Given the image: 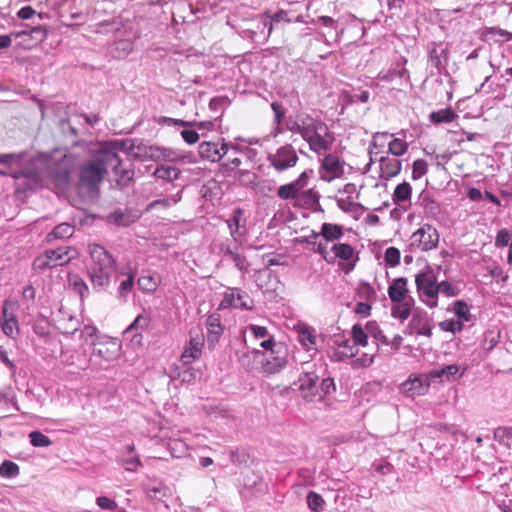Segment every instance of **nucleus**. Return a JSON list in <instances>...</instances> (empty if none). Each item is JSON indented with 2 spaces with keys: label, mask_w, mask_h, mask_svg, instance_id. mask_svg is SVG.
Segmentation results:
<instances>
[{
  "label": "nucleus",
  "mask_w": 512,
  "mask_h": 512,
  "mask_svg": "<svg viewBox=\"0 0 512 512\" xmlns=\"http://www.w3.org/2000/svg\"><path fill=\"white\" fill-rule=\"evenodd\" d=\"M119 166V157L109 149H100L78 170L77 191L81 196L96 198L109 169Z\"/></svg>",
  "instance_id": "f257e3e1"
},
{
  "label": "nucleus",
  "mask_w": 512,
  "mask_h": 512,
  "mask_svg": "<svg viewBox=\"0 0 512 512\" xmlns=\"http://www.w3.org/2000/svg\"><path fill=\"white\" fill-rule=\"evenodd\" d=\"M88 248L91 261L87 266V274L92 288L102 291L110 284L111 276L116 269V260L99 244H89Z\"/></svg>",
  "instance_id": "f03ea898"
},
{
  "label": "nucleus",
  "mask_w": 512,
  "mask_h": 512,
  "mask_svg": "<svg viewBox=\"0 0 512 512\" xmlns=\"http://www.w3.org/2000/svg\"><path fill=\"white\" fill-rule=\"evenodd\" d=\"M306 128L302 139L308 143L312 152L320 155L332 149L335 136L321 118L311 116Z\"/></svg>",
  "instance_id": "7ed1b4c3"
},
{
  "label": "nucleus",
  "mask_w": 512,
  "mask_h": 512,
  "mask_svg": "<svg viewBox=\"0 0 512 512\" xmlns=\"http://www.w3.org/2000/svg\"><path fill=\"white\" fill-rule=\"evenodd\" d=\"M77 249L71 246H60L56 249H47L32 262V268L38 273L58 266H64L73 259L78 258Z\"/></svg>",
  "instance_id": "20e7f679"
},
{
  "label": "nucleus",
  "mask_w": 512,
  "mask_h": 512,
  "mask_svg": "<svg viewBox=\"0 0 512 512\" xmlns=\"http://www.w3.org/2000/svg\"><path fill=\"white\" fill-rule=\"evenodd\" d=\"M419 299L429 308L437 307V273L427 265L415 275Z\"/></svg>",
  "instance_id": "39448f33"
},
{
  "label": "nucleus",
  "mask_w": 512,
  "mask_h": 512,
  "mask_svg": "<svg viewBox=\"0 0 512 512\" xmlns=\"http://www.w3.org/2000/svg\"><path fill=\"white\" fill-rule=\"evenodd\" d=\"M267 159L277 172H284L296 166L299 157L291 144H285L279 147L275 153L269 154Z\"/></svg>",
  "instance_id": "423d86ee"
},
{
  "label": "nucleus",
  "mask_w": 512,
  "mask_h": 512,
  "mask_svg": "<svg viewBox=\"0 0 512 512\" xmlns=\"http://www.w3.org/2000/svg\"><path fill=\"white\" fill-rule=\"evenodd\" d=\"M230 307L251 311L254 308V301L246 291L240 288H228L224 292L219 309Z\"/></svg>",
  "instance_id": "0eeeda50"
},
{
  "label": "nucleus",
  "mask_w": 512,
  "mask_h": 512,
  "mask_svg": "<svg viewBox=\"0 0 512 512\" xmlns=\"http://www.w3.org/2000/svg\"><path fill=\"white\" fill-rule=\"evenodd\" d=\"M439 243L438 230L431 224H424L411 236V245L422 251L435 249Z\"/></svg>",
  "instance_id": "6e6552de"
},
{
  "label": "nucleus",
  "mask_w": 512,
  "mask_h": 512,
  "mask_svg": "<svg viewBox=\"0 0 512 512\" xmlns=\"http://www.w3.org/2000/svg\"><path fill=\"white\" fill-rule=\"evenodd\" d=\"M288 355V348L285 344L277 345L276 350H273L266 355L265 362L263 364L265 372L269 374L280 372L288 364Z\"/></svg>",
  "instance_id": "1a4fd4ad"
},
{
  "label": "nucleus",
  "mask_w": 512,
  "mask_h": 512,
  "mask_svg": "<svg viewBox=\"0 0 512 512\" xmlns=\"http://www.w3.org/2000/svg\"><path fill=\"white\" fill-rule=\"evenodd\" d=\"M405 332L407 334L416 333L418 335L430 337L432 335V327L430 325V319L427 312L421 309H414Z\"/></svg>",
  "instance_id": "9d476101"
},
{
  "label": "nucleus",
  "mask_w": 512,
  "mask_h": 512,
  "mask_svg": "<svg viewBox=\"0 0 512 512\" xmlns=\"http://www.w3.org/2000/svg\"><path fill=\"white\" fill-rule=\"evenodd\" d=\"M432 380L427 375H417L410 377L408 380L402 383L401 390L408 396L414 398L415 396L424 395L429 390Z\"/></svg>",
  "instance_id": "9b49d317"
},
{
  "label": "nucleus",
  "mask_w": 512,
  "mask_h": 512,
  "mask_svg": "<svg viewBox=\"0 0 512 512\" xmlns=\"http://www.w3.org/2000/svg\"><path fill=\"white\" fill-rule=\"evenodd\" d=\"M71 171V166L64 159L51 169V183L58 191L64 192L69 188Z\"/></svg>",
  "instance_id": "f8f14e48"
},
{
  "label": "nucleus",
  "mask_w": 512,
  "mask_h": 512,
  "mask_svg": "<svg viewBox=\"0 0 512 512\" xmlns=\"http://www.w3.org/2000/svg\"><path fill=\"white\" fill-rule=\"evenodd\" d=\"M318 380L319 377L312 372H305L299 377L298 389L305 399L312 400L318 395Z\"/></svg>",
  "instance_id": "ddd939ff"
},
{
  "label": "nucleus",
  "mask_w": 512,
  "mask_h": 512,
  "mask_svg": "<svg viewBox=\"0 0 512 512\" xmlns=\"http://www.w3.org/2000/svg\"><path fill=\"white\" fill-rule=\"evenodd\" d=\"M25 156V152L0 154V174L11 175L18 171Z\"/></svg>",
  "instance_id": "4468645a"
},
{
  "label": "nucleus",
  "mask_w": 512,
  "mask_h": 512,
  "mask_svg": "<svg viewBox=\"0 0 512 512\" xmlns=\"http://www.w3.org/2000/svg\"><path fill=\"white\" fill-rule=\"evenodd\" d=\"M321 169L331 175H322L321 178L324 181L331 182L343 172V163H341L338 156L333 154H327L324 156L321 162Z\"/></svg>",
  "instance_id": "2eb2a0df"
},
{
  "label": "nucleus",
  "mask_w": 512,
  "mask_h": 512,
  "mask_svg": "<svg viewBox=\"0 0 512 512\" xmlns=\"http://www.w3.org/2000/svg\"><path fill=\"white\" fill-rule=\"evenodd\" d=\"M388 296L391 302H400L412 297L409 294L408 280L405 277L395 278L388 286Z\"/></svg>",
  "instance_id": "dca6fc26"
},
{
  "label": "nucleus",
  "mask_w": 512,
  "mask_h": 512,
  "mask_svg": "<svg viewBox=\"0 0 512 512\" xmlns=\"http://www.w3.org/2000/svg\"><path fill=\"white\" fill-rule=\"evenodd\" d=\"M146 496L151 500L162 501L170 494V489L160 480L149 479L143 483Z\"/></svg>",
  "instance_id": "f3484780"
},
{
  "label": "nucleus",
  "mask_w": 512,
  "mask_h": 512,
  "mask_svg": "<svg viewBox=\"0 0 512 512\" xmlns=\"http://www.w3.org/2000/svg\"><path fill=\"white\" fill-rule=\"evenodd\" d=\"M207 341L214 345L217 343L224 332V326L221 323V315L218 312L211 313L206 320Z\"/></svg>",
  "instance_id": "a211bd4d"
},
{
  "label": "nucleus",
  "mask_w": 512,
  "mask_h": 512,
  "mask_svg": "<svg viewBox=\"0 0 512 512\" xmlns=\"http://www.w3.org/2000/svg\"><path fill=\"white\" fill-rule=\"evenodd\" d=\"M407 63V59L402 57L398 62L397 66L400 68H391L388 70H382L378 73L377 79L385 82H392L397 78H405L409 82L410 75L409 71L404 67Z\"/></svg>",
  "instance_id": "6ab92c4d"
},
{
  "label": "nucleus",
  "mask_w": 512,
  "mask_h": 512,
  "mask_svg": "<svg viewBox=\"0 0 512 512\" xmlns=\"http://www.w3.org/2000/svg\"><path fill=\"white\" fill-rule=\"evenodd\" d=\"M310 114L308 113H299L296 115V118L293 119L291 116L285 119L284 125L285 130L290 131L295 134H299L302 138L306 131V127L308 126L309 120L311 119Z\"/></svg>",
  "instance_id": "aec40b11"
},
{
  "label": "nucleus",
  "mask_w": 512,
  "mask_h": 512,
  "mask_svg": "<svg viewBox=\"0 0 512 512\" xmlns=\"http://www.w3.org/2000/svg\"><path fill=\"white\" fill-rule=\"evenodd\" d=\"M380 165V177L383 179H390L397 176L402 169V163L396 158H390L388 156H382L379 159Z\"/></svg>",
  "instance_id": "412c9836"
},
{
  "label": "nucleus",
  "mask_w": 512,
  "mask_h": 512,
  "mask_svg": "<svg viewBox=\"0 0 512 512\" xmlns=\"http://www.w3.org/2000/svg\"><path fill=\"white\" fill-rule=\"evenodd\" d=\"M414 305L415 300L413 297L400 300V302H392L391 316L401 322H404L413 313Z\"/></svg>",
  "instance_id": "4be33fe9"
},
{
  "label": "nucleus",
  "mask_w": 512,
  "mask_h": 512,
  "mask_svg": "<svg viewBox=\"0 0 512 512\" xmlns=\"http://www.w3.org/2000/svg\"><path fill=\"white\" fill-rule=\"evenodd\" d=\"M93 346V355L103 359L105 361H111L117 357L116 343L114 342H103V341H91Z\"/></svg>",
  "instance_id": "5701e85b"
},
{
  "label": "nucleus",
  "mask_w": 512,
  "mask_h": 512,
  "mask_svg": "<svg viewBox=\"0 0 512 512\" xmlns=\"http://www.w3.org/2000/svg\"><path fill=\"white\" fill-rule=\"evenodd\" d=\"M115 177L119 187H127L134 177V168L131 163L124 164L119 158V166L116 169H110Z\"/></svg>",
  "instance_id": "b1692460"
},
{
  "label": "nucleus",
  "mask_w": 512,
  "mask_h": 512,
  "mask_svg": "<svg viewBox=\"0 0 512 512\" xmlns=\"http://www.w3.org/2000/svg\"><path fill=\"white\" fill-rule=\"evenodd\" d=\"M159 153L160 147L154 146V145H146L143 143L135 144V149L133 151V157L137 160L145 161V160H152V161H159Z\"/></svg>",
  "instance_id": "393cba45"
},
{
  "label": "nucleus",
  "mask_w": 512,
  "mask_h": 512,
  "mask_svg": "<svg viewBox=\"0 0 512 512\" xmlns=\"http://www.w3.org/2000/svg\"><path fill=\"white\" fill-rule=\"evenodd\" d=\"M203 340L200 338H191L189 346H187L182 355L181 361L184 365H189L201 356Z\"/></svg>",
  "instance_id": "a878e982"
},
{
  "label": "nucleus",
  "mask_w": 512,
  "mask_h": 512,
  "mask_svg": "<svg viewBox=\"0 0 512 512\" xmlns=\"http://www.w3.org/2000/svg\"><path fill=\"white\" fill-rule=\"evenodd\" d=\"M419 203L424 209L426 217L437 219L441 213L440 204L434 200L429 194L422 191L419 195Z\"/></svg>",
  "instance_id": "bb28decb"
},
{
  "label": "nucleus",
  "mask_w": 512,
  "mask_h": 512,
  "mask_svg": "<svg viewBox=\"0 0 512 512\" xmlns=\"http://www.w3.org/2000/svg\"><path fill=\"white\" fill-rule=\"evenodd\" d=\"M281 21L290 23L293 22V18L288 17L287 11L279 10L272 15L265 13L261 19V24L263 25V28H267L269 36L272 33L274 24Z\"/></svg>",
  "instance_id": "cd10ccee"
},
{
  "label": "nucleus",
  "mask_w": 512,
  "mask_h": 512,
  "mask_svg": "<svg viewBox=\"0 0 512 512\" xmlns=\"http://www.w3.org/2000/svg\"><path fill=\"white\" fill-rule=\"evenodd\" d=\"M74 232V226L63 222L55 226L54 229L46 235L45 241L51 243L57 239H68L73 236Z\"/></svg>",
  "instance_id": "c85d7f7f"
},
{
  "label": "nucleus",
  "mask_w": 512,
  "mask_h": 512,
  "mask_svg": "<svg viewBox=\"0 0 512 512\" xmlns=\"http://www.w3.org/2000/svg\"><path fill=\"white\" fill-rule=\"evenodd\" d=\"M343 227L339 224L323 223L319 235L323 237L326 242H333L340 240L343 237Z\"/></svg>",
  "instance_id": "c756f323"
},
{
  "label": "nucleus",
  "mask_w": 512,
  "mask_h": 512,
  "mask_svg": "<svg viewBox=\"0 0 512 512\" xmlns=\"http://www.w3.org/2000/svg\"><path fill=\"white\" fill-rule=\"evenodd\" d=\"M218 144L215 142H202L198 147L199 156L202 159L209 160L211 162H218L221 160V155L219 154Z\"/></svg>",
  "instance_id": "7c9ffc66"
},
{
  "label": "nucleus",
  "mask_w": 512,
  "mask_h": 512,
  "mask_svg": "<svg viewBox=\"0 0 512 512\" xmlns=\"http://www.w3.org/2000/svg\"><path fill=\"white\" fill-rule=\"evenodd\" d=\"M457 117L458 115L456 112L451 107H448L437 111H432L429 114L428 119L431 123L439 125L443 123H451Z\"/></svg>",
  "instance_id": "2f4dec72"
},
{
  "label": "nucleus",
  "mask_w": 512,
  "mask_h": 512,
  "mask_svg": "<svg viewBox=\"0 0 512 512\" xmlns=\"http://www.w3.org/2000/svg\"><path fill=\"white\" fill-rule=\"evenodd\" d=\"M429 59L432 65L440 71V68L443 63H447L448 61V51L447 48H443L442 44L433 43V47L429 52Z\"/></svg>",
  "instance_id": "473e14b6"
},
{
  "label": "nucleus",
  "mask_w": 512,
  "mask_h": 512,
  "mask_svg": "<svg viewBox=\"0 0 512 512\" xmlns=\"http://www.w3.org/2000/svg\"><path fill=\"white\" fill-rule=\"evenodd\" d=\"M150 323V316L146 313L139 314L134 321L126 328L125 334L135 332L133 339L138 336L141 337V333L145 331Z\"/></svg>",
  "instance_id": "72a5a7b5"
},
{
  "label": "nucleus",
  "mask_w": 512,
  "mask_h": 512,
  "mask_svg": "<svg viewBox=\"0 0 512 512\" xmlns=\"http://www.w3.org/2000/svg\"><path fill=\"white\" fill-rule=\"evenodd\" d=\"M103 149L113 151L118 157L117 151L127 152L133 155L135 149V141L132 139H117L107 143Z\"/></svg>",
  "instance_id": "f704fd0d"
},
{
  "label": "nucleus",
  "mask_w": 512,
  "mask_h": 512,
  "mask_svg": "<svg viewBox=\"0 0 512 512\" xmlns=\"http://www.w3.org/2000/svg\"><path fill=\"white\" fill-rule=\"evenodd\" d=\"M161 153H159V161L160 160H167L170 162H177L182 161L185 162L186 160L188 162H191L190 159V153L182 152L179 150H174L170 148L160 147Z\"/></svg>",
  "instance_id": "c9c22d12"
},
{
  "label": "nucleus",
  "mask_w": 512,
  "mask_h": 512,
  "mask_svg": "<svg viewBox=\"0 0 512 512\" xmlns=\"http://www.w3.org/2000/svg\"><path fill=\"white\" fill-rule=\"evenodd\" d=\"M180 175V170L173 166L168 165H159L153 172V176L157 179H162L167 182H173L178 179Z\"/></svg>",
  "instance_id": "e433bc0d"
},
{
  "label": "nucleus",
  "mask_w": 512,
  "mask_h": 512,
  "mask_svg": "<svg viewBox=\"0 0 512 512\" xmlns=\"http://www.w3.org/2000/svg\"><path fill=\"white\" fill-rule=\"evenodd\" d=\"M235 179L241 186L253 188L257 186L258 176L250 169H237V171H235Z\"/></svg>",
  "instance_id": "4c0bfd02"
},
{
  "label": "nucleus",
  "mask_w": 512,
  "mask_h": 512,
  "mask_svg": "<svg viewBox=\"0 0 512 512\" xmlns=\"http://www.w3.org/2000/svg\"><path fill=\"white\" fill-rule=\"evenodd\" d=\"M320 195L313 189H308L300 193L297 202L306 208L316 209L319 206Z\"/></svg>",
  "instance_id": "58836bf2"
},
{
  "label": "nucleus",
  "mask_w": 512,
  "mask_h": 512,
  "mask_svg": "<svg viewBox=\"0 0 512 512\" xmlns=\"http://www.w3.org/2000/svg\"><path fill=\"white\" fill-rule=\"evenodd\" d=\"M158 277L155 274L142 275L138 278V288L145 293H153L158 287Z\"/></svg>",
  "instance_id": "ea45409f"
},
{
  "label": "nucleus",
  "mask_w": 512,
  "mask_h": 512,
  "mask_svg": "<svg viewBox=\"0 0 512 512\" xmlns=\"http://www.w3.org/2000/svg\"><path fill=\"white\" fill-rule=\"evenodd\" d=\"M0 326L3 333L12 339H15L19 334L18 320L14 315H10L9 318L1 320Z\"/></svg>",
  "instance_id": "a19ab883"
},
{
  "label": "nucleus",
  "mask_w": 512,
  "mask_h": 512,
  "mask_svg": "<svg viewBox=\"0 0 512 512\" xmlns=\"http://www.w3.org/2000/svg\"><path fill=\"white\" fill-rule=\"evenodd\" d=\"M459 372V366L456 364L447 365L440 369H433L428 374L432 381L445 377L447 380Z\"/></svg>",
  "instance_id": "79ce46f5"
},
{
  "label": "nucleus",
  "mask_w": 512,
  "mask_h": 512,
  "mask_svg": "<svg viewBox=\"0 0 512 512\" xmlns=\"http://www.w3.org/2000/svg\"><path fill=\"white\" fill-rule=\"evenodd\" d=\"M411 194L412 187L410 183L404 181L396 186L392 199L395 203L404 202L411 198Z\"/></svg>",
  "instance_id": "37998d69"
},
{
  "label": "nucleus",
  "mask_w": 512,
  "mask_h": 512,
  "mask_svg": "<svg viewBox=\"0 0 512 512\" xmlns=\"http://www.w3.org/2000/svg\"><path fill=\"white\" fill-rule=\"evenodd\" d=\"M123 28V23L118 18L103 20L96 24L97 33L118 32Z\"/></svg>",
  "instance_id": "c03bdc74"
},
{
  "label": "nucleus",
  "mask_w": 512,
  "mask_h": 512,
  "mask_svg": "<svg viewBox=\"0 0 512 512\" xmlns=\"http://www.w3.org/2000/svg\"><path fill=\"white\" fill-rule=\"evenodd\" d=\"M306 502L308 505V508L312 512H322L325 508L326 502L323 499V497L314 491H309L306 496Z\"/></svg>",
  "instance_id": "a18cd8bd"
},
{
  "label": "nucleus",
  "mask_w": 512,
  "mask_h": 512,
  "mask_svg": "<svg viewBox=\"0 0 512 512\" xmlns=\"http://www.w3.org/2000/svg\"><path fill=\"white\" fill-rule=\"evenodd\" d=\"M243 210L241 208H237L233 211L231 217L227 220V225L230 230V234L233 237V239L236 241V233L238 232L239 228L242 225L243 221Z\"/></svg>",
  "instance_id": "49530a36"
},
{
  "label": "nucleus",
  "mask_w": 512,
  "mask_h": 512,
  "mask_svg": "<svg viewBox=\"0 0 512 512\" xmlns=\"http://www.w3.org/2000/svg\"><path fill=\"white\" fill-rule=\"evenodd\" d=\"M453 312L457 316V319L463 324L464 322H469L472 319L470 309L467 303L463 300H457L453 303Z\"/></svg>",
  "instance_id": "de8ad7c7"
},
{
  "label": "nucleus",
  "mask_w": 512,
  "mask_h": 512,
  "mask_svg": "<svg viewBox=\"0 0 512 512\" xmlns=\"http://www.w3.org/2000/svg\"><path fill=\"white\" fill-rule=\"evenodd\" d=\"M331 251L334 253L332 257H335V259L339 258L342 260H349L352 258L354 254L353 247L347 243L334 244L331 248Z\"/></svg>",
  "instance_id": "09e8293b"
},
{
  "label": "nucleus",
  "mask_w": 512,
  "mask_h": 512,
  "mask_svg": "<svg viewBox=\"0 0 512 512\" xmlns=\"http://www.w3.org/2000/svg\"><path fill=\"white\" fill-rule=\"evenodd\" d=\"M357 296L362 301L372 302L375 300L377 294L375 289L368 282L361 281L357 288Z\"/></svg>",
  "instance_id": "8fccbe9b"
},
{
  "label": "nucleus",
  "mask_w": 512,
  "mask_h": 512,
  "mask_svg": "<svg viewBox=\"0 0 512 512\" xmlns=\"http://www.w3.org/2000/svg\"><path fill=\"white\" fill-rule=\"evenodd\" d=\"M277 195L279 198L283 200L296 199L298 200L300 195V190L296 187V185L291 182L285 185H282L278 188Z\"/></svg>",
  "instance_id": "3c124183"
},
{
  "label": "nucleus",
  "mask_w": 512,
  "mask_h": 512,
  "mask_svg": "<svg viewBox=\"0 0 512 512\" xmlns=\"http://www.w3.org/2000/svg\"><path fill=\"white\" fill-rule=\"evenodd\" d=\"M366 330L369 333V336L373 337L376 341V344L382 343L385 345H389V341L386 337V335L383 333L377 322L375 321H369L366 324Z\"/></svg>",
  "instance_id": "603ef678"
},
{
  "label": "nucleus",
  "mask_w": 512,
  "mask_h": 512,
  "mask_svg": "<svg viewBox=\"0 0 512 512\" xmlns=\"http://www.w3.org/2000/svg\"><path fill=\"white\" fill-rule=\"evenodd\" d=\"M314 329L305 326L299 330V341L307 349H310L316 344V336Z\"/></svg>",
  "instance_id": "864d4df0"
},
{
  "label": "nucleus",
  "mask_w": 512,
  "mask_h": 512,
  "mask_svg": "<svg viewBox=\"0 0 512 512\" xmlns=\"http://www.w3.org/2000/svg\"><path fill=\"white\" fill-rule=\"evenodd\" d=\"M496 35H499L502 40L494 39L495 42H503V41H512V32L501 29L499 27H487L483 31V36L486 38H494Z\"/></svg>",
  "instance_id": "5fc2aeb1"
},
{
  "label": "nucleus",
  "mask_w": 512,
  "mask_h": 512,
  "mask_svg": "<svg viewBox=\"0 0 512 512\" xmlns=\"http://www.w3.org/2000/svg\"><path fill=\"white\" fill-rule=\"evenodd\" d=\"M69 284L72 286L73 290L79 294L81 299L89 295V287L80 276L74 275L69 277Z\"/></svg>",
  "instance_id": "6e6d98bb"
},
{
  "label": "nucleus",
  "mask_w": 512,
  "mask_h": 512,
  "mask_svg": "<svg viewBox=\"0 0 512 512\" xmlns=\"http://www.w3.org/2000/svg\"><path fill=\"white\" fill-rule=\"evenodd\" d=\"M19 466L10 460H5L0 465V476L4 478H15L19 475Z\"/></svg>",
  "instance_id": "4d7b16f0"
},
{
  "label": "nucleus",
  "mask_w": 512,
  "mask_h": 512,
  "mask_svg": "<svg viewBox=\"0 0 512 512\" xmlns=\"http://www.w3.org/2000/svg\"><path fill=\"white\" fill-rule=\"evenodd\" d=\"M108 219L109 222L121 227H128L134 222V219H132L129 214L122 211H114L113 213H110Z\"/></svg>",
  "instance_id": "13d9d810"
},
{
  "label": "nucleus",
  "mask_w": 512,
  "mask_h": 512,
  "mask_svg": "<svg viewBox=\"0 0 512 512\" xmlns=\"http://www.w3.org/2000/svg\"><path fill=\"white\" fill-rule=\"evenodd\" d=\"M495 439L507 447L512 445V427H498L494 432Z\"/></svg>",
  "instance_id": "bf43d9fd"
},
{
  "label": "nucleus",
  "mask_w": 512,
  "mask_h": 512,
  "mask_svg": "<svg viewBox=\"0 0 512 512\" xmlns=\"http://www.w3.org/2000/svg\"><path fill=\"white\" fill-rule=\"evenodd\" d=\"M408 150V143L402 139L394 138L389 142L388 152L392 155L399 157L404 155Z\"/></svg>",
  "instance_id": "052dcab7"
},
{
  "label": "nucleus",
  "mask_w": 512,
  "mask_h": 512,
  "mask_svg": "<svg viewBox=\"0 0 512 512\" xmlns=\"http://www.w3.org/2000/svg\"><path fill=\"white\" fill-rule=\"evenodd\" d=\"M351 334L355 344L361 346H366L368 344L369 333L367 330H364L361 325L355 324L352 327Z\"/></svg>",
  "instance_id": "680f3d73"
},
{
  "label": "nucleus",
  "mask_w": 512,
  "mask_h": 512,
  "mask_svg": "<svg viewBox=\"0 0 512 512\" xmlns=\"http://www.w3.org/2000/svg\"><path fill=\"white\" fill-rule=\"evenodd\" d=\"M28 436L31 445L34 447H48L52 444L51 439L41 431H32Z\"/></svg>",
  "instance_id": "e2e57ef3"
},
{
  "label": "nucleus",
  "mask_w": 512,
  "mask_h": 512,
  "mask_svg": "<svg viewBox=\"0 0 512 512\" xmlns=\"http://www.w3.org/2000/svg\"><path fill=\"white\" fill-rule=\"evenodd\" d=\"M230 105V100L227 96H217L210 100L209 108L215 113H222Z\"/></svg>",
  "instance_id": "0e129e2a"
},
{
  "label": "nucleus",
  "mask_w": 512,
  "mask_h": 512,
  "mask_svg": "<svg viewBox=\"0 0 512 512\" xmlns=\"http://www.w3.org/2000/svg\"><path fill=\"white\" fill-rule=\"evenodd\" d=\"M401 253L396 247H388L385 250L384 260L385 263L390 267H396L400 263Z\"/></svg>",
  "instance_id": "69168bd1"
},
{
  "label": "nucleus",
  "mask_w": 512,
  "mask_h": 512,
  "mask_svg": "<svg viewBox=\"0 0 512 512\" xmlns=\"http://www.w3.org/2000/svg\"><path fill=\"white\" fill-rule=\"evenodd\" d=\"M512 241V230L502 228L497 232L495 237V246L497 248H503L510 245Z\"/></svg>",
  "instance_id": "338daca9"
},
{
  "label": "nucleus",
  "mask_w": 512,
  "mask_h": 512,
  "mask_svg": "<svg viewBox=\"0 0 512 512\" xmlns=\"http://www.w3.org/2000/svg\"><path fill=\"white\" fill-rule=\"evenodd\" d=\"M428 172V164L424 159H416L412 165V179L418 180Z\"/></svg>",
  "instance_id": "774afa93"
}]
</instances>
